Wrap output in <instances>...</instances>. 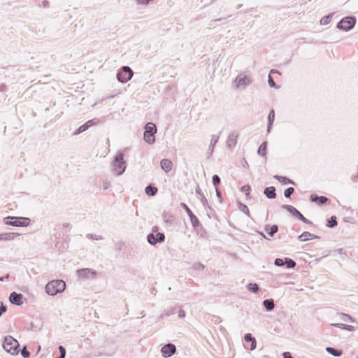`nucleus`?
Segmentation results:
<instances>
[{
  "mask_svg": "<svg viewBox=\"0 0 358 358\" xmlns=\"http://www.w3.org/2000/svg\"><path fill=\"white\" fill-rule=\"evenodd\" d=\"M45 292L50 296H55L62 293L66 289V283L62 280H54L45 285Z\"/></svg>",
  "mask_w": 358,
  "mask_h": 358,
  "instance_id": "obj_1",
  "label": "nucleus"
},
{
  "mask_svg": "<svg viewBox=\"0 0 358 358\" xmlns=\"http://www.w3.org/2000/svg\"><path fill=\"white\" fill-rule=\"evenodd\" d=\"M2 346L10 354L15 355L19 353V343L11 336H6L3 338Z\"/></svg>",
  "mask_w": 358,
  "mask_h": 358,
  "instance_id": "obj_2",
  "label": "nucleus"
},
{
  "mask_svg": "<svg viewBox=\"0 0 358 358\" xmlns=\"http://www.w3.org/2000/svg\"><path fill=\"white\" fill-rule=\"evenodd\" d=\"M112 165L113 171L117 176H120L125 171L127 164L124 159V154L122 152H119L115 156Z\"/></svg>",
  "mask_w": 358,
  "mask_h": 358,
  "instance_id": "obj_3",
  "label": "nucleus"
},
{
  "mask_svg": "<svg viewBox=\"0 0 358 358\" xmlns=\"http://www.w3.org/2000/svg\"><path fill=\"white\" fill-rule=\"evenodd\" d=\"M30 219L24 217H4L3 222L7 225L13 227H27L30 224Z\"/></svg>",
  "mask_w": 358,
  "mask_h": 358,
  "instance_id": "obj_4",
  "label": "nucleus"
},
{
  "mask_svg": "<svg viewBox=\"0 0 358 358\" xmlns=\"http://www.w3.org/2000/svg\"><path fill=\"white\" fill-rule=\"evenodd\" d=\"M357 19L355 16H347L338 22L336 28L344 31H348L354 28Z\"/></svg>",
  "mask_w": 358,
  "mask_h": 358,
  "instance_id": "obj_5",
  "label": "nucleus"
},
{
  "mask_svg": "<svg viewBox=\"0 0 358 358\" xmlns=\"http://www.w3.org/2000/svg\"><path fill=\"white\" fill-rule=\"evenodd\" d=\"M157 132L156 125L152 122H148L145 127L143 134L144 140L149 144H153L155 142V134Z\"/></svg>",
  "mask_w": 358,
  "mask_h": 358,
  "instance_id": "obj_6",
  "label": "nucleus"
},
{
  "mask_svg": "<svg viewBox=\"0 0 358 358\" xmlns=\"http://www.w3.org/2000/svg\"><path fill=\"white\" fill-rule=\"evenodd\" d=\"M134 75L132 69L127 66H122L117 73V79L122 83L130 80Z\"/></svg>",
  "mask_w": 358,
  "mask_h": 358,
  "instance_id": "obj_7",
  "label": "nucleus"
},
{
  "mask_svg": "<svg viewBox=\"0 0 358 358\" xmlns=\"http://www.w3.org/2000/svg\"><path fill=\"white\" fill-rule=\"evenodd\" d=\"M282 208L288 211L290 214H292L294 217H296L303 223L308 224H312L313 222L306 219L295 207L288 205V204H283L282 206Z\"/></svg>",
  "mask_w": 358,
  "mask_h": 358,
  "instance_id": "obj_8",
  "label": "nucleus"
},
{
  "mask_svg": "<svg viewBox=\"0 0 358 358\" xmlns=\"http://www.w3.org/2000/svg\"><path fill=\"white\" fill-rule=\"evenodd\" d=\"M147 241L150 245H155L156 244L163 243L165 241V235L161 232H157L156 234L154 233H150L147 236Z\"/></svg>",
  "mask_w": 358,
  "mask_h": 358,
  "instance_id": "obj_9",
  "label": "nucleus"
},
{
  "mask_svg": "<svg viewBox=\"0 0 358 358\" xmlns=\"http://www.w3.org/2000/svg\"><path fill=\"white\" fill-rule=\"evenodd\" d=\"M180 207L187 213L192 225L194 228H197L201 226L200 221L197 217L192 213L190 208L185 203H180Z\"/></svg>",
  "mask_w": 358,
  "mask_h": 358,
  "instance_id": "obj_10",
  "label": "nucleus"
},
{
  "mask_svg": "<svg viewBox=\"0 0 358 358\" xmlns=\"http://www.w3.org/2000/svg\"><path fill=\"white\" fill-rule=\"evenodd\" d=\"M78 276L82 279L95 278L96 272L92 268H85L77 270Z\"/></svg>",
  "mask_w": 358,
  "mask_h": 358,
  "instance_id": "obj_11",
  "label": "nucleus"
},
{
  "mask_svg": "<svg viewBox=\"0 0 358 358\" xmlns=\"http://www.w3.org/2000/svg\"><path fill=\"white\" fill-rule=\"evenodd\" d=\"M176 351V348L175 345H173L172 343H167V344L164 345L161 348L162 355L164 358H168V357H171L173 355H174Z\"/></svg>",
  "mask_w": 358,
  "mask_h": 358,
  "instance_id": "obj_12",
  "label": "nucleus"
},
{
  "mask_svg": "<svg viewBox=\"0 0 358 358\" xmlns=\"http://www.w3.org/2000/svg\"><path fill=\"white\" fill-rule=\"evenodd\" d=\"M23 295L20 293H17L15 292H13L10 293L9 296V301L10 303L21 306L23 304Z\"/></svg>",
  "mask_w": 358,
  "mask_h": 358,
  "instance_id": "obj_13",
  "label": "nucleus"
},
{
  "mask_svg": "<svg viewBox=\"0 0 358 358\" xmlns=\"http://www.w3.org/2000/svg\"><path fill=\"white\" fill-rule=\"evenodd\" d=\"M238 136V133L237 131H234L229 134L227 141V145L228 148L232 149L235 147V145L237 143Z\"/></svg>",
  "mask_w": 358,
  "mask_h": 358,
  "instance_id": "obj_14",
  "label": "nucleus"
},
{
  "mask_svg": "<svg viewBox=\"0 0 358 358\" xmlns=\"http://www.w3.org/2000/svg\"><path fill=\"white\" fill-rule=\"evenodd\" d=\"M252 81L250 78L247 76H242V74L238 76L235 79V82L237 83V86H247L250 84Z\"/></svg>",
  "mask_w": 358,
  "mask_h": 358,
  "instance_id": "obj_15",
  "label": "nucleus"
},
{
  "mask_svg": "<svg viewBox=\"0 0 358 358\" xmlns=\"http://www.w3.org/2000/svg\"><path fill=\"white\" fill-rule=\"evenodd\" d=\"M310 200L311 202L317 203L318 205L321 206L329 201V199L324 196H318L317 194H313L310 196Z\"/></svg>",
  "mask_w": 358,
  "mask_h": 358,
  "instance_id": "obj_16",
  "label": "nucleus"
},
{
  "mask_svg": "<svg viewBox=\"0 0 358 358\" xmlns=\"http://www.w3.org/2000/svg\"><path fill=\"white\" fill-rule=\"evenodd\" d=\"M320 236L310 234L308 231H304L298 236V239L301 242H305L309 239H318Z\"/></svg>",
  "mask_w": 358,
  "mask_h": 358,
  "instance_id": "obj_17",
  "label": "nucleus"
},
{
  "mask_svg": "<svg viewBox=\"0 0 358 358\" xmlns=\"http://www.w3.org/2000/svg\"><path fill=\"white\" fill-rule=\"evenodd\" d=\"M275 188L273 186L267 187L264 190L265 196L270 199H273L276 197Z\"/></svg>",
  "mask_w": 358,
  "mask_h": 358,
  "instance_id": "obj_18",
  "label": "nucleus"
},
{
  "mask_svg": "<svg viewBox=\"0 0 358 358\" xmlns=\"http://www.w3.org/2000/svg\"><path fill=\"white\" fill-rule=\"evenodd\" d=\"M160 166L162 170L168 173L171 170L173 164L170 159H163L160 162Z\"/></svg>",
  "mask_w": 358,
  "mask_h": 358,
  "instance_id": "obj_19",
  "label": "nucleus"
},
{
  "mask_svg": "<svg viewBox=\"0 0 358 358\" xmlns=\"http://www.w3.org/2000/svg\"><path fill=\"white\" fill-rule=\"evenodd\" d=\"M244 340L245 342L251 343L250 350H253L256 348L257 341L255 337L251 334L248 333L244 336Z\"/></svg>",
  "mask_w": 358,
  "mask_h": 358,
  "instance_id": "obj_20",
  "label": "nucleus"
},
{
  "mask_svg": "<svg viewBox=\"0 0 358 358\" xmlns=\"http://www.w3.org/2000/svg\"><path fill=\"white\" fill-rule=\"evenodd\" d=\"M262 304L266 311H271L275 308V303L273 299H268L264 300Z\"/></svg>",
  "mask_w": 358,
  "mask_h": 358,
  "instance_id": "obj_21",
  "label": "nucleus"
},
{
  "mask_svg": "<svg viewBox=\"0 0 358 358\" xmlns=\"http://www.w3.org/2000/svg\"><path fill=\"white\" fill-rule=\"evenodd\" d=\"M18 233H3L0 234V241H12L18 236Z\"/></svg>",
  "mask_w": 358,
  "mask_h": 358,
  "instance_id": "obj_22",
  "label": "nucleus"
},
{
  "mask_svg": "<svg viewBox=\"0 0 358 358\" xmlns=\"http://www.w3.org/2000/svg\"><path fill=\"white\" fill-rule=\"evenodd\" d=\"M273 178L275 179L278 180L282 185H287V184L295 185V182L292 180L288 178L286 176H278V175H275L273 176Z\"/></svg>",
  "mask_w": 358,
  "mask_h": 358,
  "instance_id": "obj_23",
  "label": "nucleus"
},
{
  "mask_svg": "<svg viewBox=\"0 0 358 358\" xmlns=\"http://www.w3.org/2000/svg\"><path fill=\"white\" fill-rule=\"evenodd\" d=\"M264 230L268 233V234L273 237L278 231V226L276 224H273L272 226L266 225Z\"/></svg>",
  "mask_w": 358,
  "mask_h": 358,
  "instance_id": "obj_24",
  "label": "nucleus"
},
{
  "mask_svg": "<svg viewBox=\"0 0 358 358\" xmlns=\"http://www.w3.org/2000/svg\"><path fill=\"white\" fill-rule=\"evenodd\" d=\"M275 119V112L274 110H271L268 115V124H267V132L269 133L271 131L273 123Z\"/></svg>",
  "mask_w": 358,
  "mask_h": 358,
  "instance_id": "obj_25",
  "label": "nucleus"
},
{
  "mask_svg": "<svg viewBox=\"0 0 358 358\" xmlns=\"http://www.w3.org/2000/svg\"><path fill=\"white\" fill-rule=\"evenodd\" d=\"M158 189L154 185L150 184L145 188V192L148 196H155L157 194Z\"/></svg>",
  "mask_w": 358,
  "mask_h": 358,
  "instance_id": "obj_26",
  "label": "nucleus"
},
{
  "mask_svg": "<svg viewBox=\"0 0 358 358\" xmlns=\"http://www.w3.org/2000/svg\"><path fill=\"white\" fill-rule=\"evenodd\" d=\"M219 140V136L217 135H213L210 140V144L208 148V154L211 155L213 152L214 148Z\"/></svg>",
  "mask_w": 358,
  "mask_h": 358,
  "instance_id": "obj_27",
  "label": "nucleus"
},
{
  "mask_svg": "<svg viewBox=\"0 0 358 358\" xmlns=\"http://www.w3.org/2000/svg\"><path fill=\"white\" fill-rule=\"evenodd\" d=\"M196 193L199 195L200 198H201V201L203 204V206L204 207H209L208 206V200L206 198V196H204V194H203L201 189H200V187L199 186H197V187L196 188Z\"/></svg>",
  "mask_w": 358,
  "mask_h": 358,
  "instance_id": "obj_28",
  "label": "nucleus"
},
{
  "mask_svg": "<svg viewBox=\"0 0 358 358\" xmlns=\"http://www.w3.org/2000/svg\"><path fill=\"white\" fill-rule=\"evenodd\" d=\"M266 149H267V142L264 141L259 147L257 150V153L259 155L262 157H266Z\"/></svg>",
  "mask_w": 358,
  "mask_h": 358,
  "instance_id": "obj_29",
  "label": "nucleus"
},
{
  "mask_svg": "<svg viewBox=\"0 0 358 358\" xmlns=\"http://www.w3.org/2000/svg\"><path fill=\"white\" fill-rule=\"evenodd\" d=\"M326 351L334 357H341L343 353L341 350L335 349L331 347L326 348Z\"/></svg>",
  "mask_w": 358,
  "mask_h": 358,
  "instance_id": "obj_30",
  "label": "nucleus"
},
{
  "mask_svg": "<svg viewBox=\"0 0 358 358\" xmlns=\"http://www.w3.org/2000/svg\"><path fill=\"white\" fill-rule=\"evenodd\" d=\"M338 224L336 217L332 215L330 218L327 220V227L329 228H334L336 227Z\"/></svg>",
  "mask_w": 358,
  "mask_h": 358,
  "instance_id": "obj_31",
  "label": "nucleus"
},
{
  "mask_svg": "<svg viewBox=\"0 0 358 358\" xmlns=\"http://www.w3.org/2000/svg\"><path fill=\"white\" fill-rule=\"evenodd\" d=\"M248 289L254 294H257L259 291V286L257 283H249L247 285Z\"/></svg>",
  "mask_w": 358,
  "mask_h": 358,
  "instance_id": "obj_32",
  "label": "nucleus"
},
{
  "mask_svg": "<svg viewBox=\"0 0 358 358\" xmlns=\"http://www.w3.org/2000/svg\"><path fill=\"white\" fill-rule=\"evenodd\" d=\"M284 265H285L287 268H294L296 264L291 258L285 257L284 259Z\"/></svg>",
  "mask_w": 358,
  "mask_h": 358,
  "instance_id": "obj_33",
  "label": "nucleus"
},
{
  "mask_svg": "<svg viewBox=\"0 0 358 358\" xmlns=\"http://www.w3.org/2000/svg\"><path fill=\"white\" fill-rule=\"evenodd\" d=\"M333 15L334 13L322 17V19L320 20V24L322 25H327L331 22Z\"/></svg>",
  "mask_w": 358,
  "mask_h": 358,
  "instance_id": "obj_34",
  "label": "nucleus"
},
{
  "mask_svg": "<svg viewBox=\"0 0 358 358\" xmlns=\"http://www.w3.org/2000/svg\"><path fill=\"white\" fill-rule=\"evenodd\" d=\"M238 209L242 211L243 213H244L245 215H247L248 217L250 216V210L248 208V206L245 205V204H243L241 202L238 201Z\"/></svg>",
  "mask_w": 358,
  "mask_h": 358,
  "instance_id": "obj_35",
  "label": "nucleus"
},
{
  "mask_svg": "<svg viewBox=\"0 0 358 358\" xmlns=\"http://www.w3.org/2000/svg\"><path fill=\"white\" fill-rule=\"evenodd\" d=\"M162 217H163V220L166 223H172L174 220L173 216L171 214L166 213V212H164V213L162 215Z\"/></svg>",
  "mask_w": 358,
  "mask_h": 358,
  "instance_id": "obj_36",
  "label": "nucleus"
},
{
  "mask_svg": "<svg viewBox=\"0 0 358 358\" xmlns=\"http://www.w3.org/2000/svg\"><path fill=\"white\" fill-rule=\"evenodd\" d=\"M241 191L244 192L247 199H250L251 187L249 185H245L241 188Z\"/></svg>",
  "mask_w": 358,
  "mask_h": 358,
  "instance_id": "obj_37",
  "label": "nucleus"
},
{
  "mask_svg": "<svg viewBox=\"0 0 358 358\" xmlns=\"http://www.w3.org/2000/svg\"><path fill=\"white\" fill-rule=\"evenodd\" d=\"M87 125H85V124H83V125H81L80 127H79L78 129H77L74 132H73V135H78L84 131H85L86 130H87Z\"/></svg>",
  "mask_w": 358,
  "mask_h": 358,
  "instance_id": "obj_38",
  "label": "nucleus"
},
{
  "mask_svg": "<svg viewBox=\"0 0 358 358\" xmlns=\"http://www.w3.org/2000/svg\"><path fill=\"white\" fill-rule=\"evenodd\" d=\"M268 83L271 87H273L275 89L280 88V86L277 85L275 81L273 80V78L271 76V75H268Z\"/></svg>",
  "mask_w": 358,
  "mask_h": 358,
  "instance_id": "obj_39",
  "label": "nucleus"
},
{
  "mask_svg": "<svg viewBox=\"0 0 358 358\" xmlns=\"http://www.w3.org/2000/svg\"><path fill=\"white\" fill-rule=\"evenodd\" d=\"M124 247V243L122 241H119L115 243V249L117 251H121Z\"/></svg>",
  "mask_w": 358,
  "mask_h": 358,
  "instance_id": "obj_40",
  "label": "nucleus"
},
{
  "mask_svg": "<svg viewBox=\"0 0 358 358\" xmlns=\"http://www.w3.org/2000/svg\"><path fill=\"white\" fill-rule=\"evenodd\" d=\"M294 189L292 187L287 188L284 192V196L286 198H290L291 195L294 193Z\"/></svg>",
  "mask_w": 358,
  "mask_h": 358,
  "instance_id": "obj_41",
  "label": "nucleus"
},
{
  "mask_svg": "<svg viewBox=\"0 0 358 358\" xmlns=\"http://www.w3.org/2000/svg\"><path fill=\"white\" fill-rule=\"evenodd\" d=\"M340 317L343 321H345V322H348V321L353 322L352 317L348 314L341 313Z\"/></svg>",
  "mask_w": 358,
  "mask_h": 358,
  "instance_id": "obj_42",
  "label": "nucleus"
},
{
  "mask_svg": "<svg viewBox=\"0 0 358 358\" xmlns=\"http://www.w3.org/2000/svg\"><path fill=\"white\" fill-rule=\"evenodd\" d=\"M213 184L215 187H218V185L220 183V178L218 175H214L212 178Z\"/></svg>",
  "mask_w": 358,
  "mask_h": 358,
  "instance_id": "obj_43",
  "label": "nucleus"
},
{
  "mask_svg": "<svg viewBox=\"0 0 358 358\" xmlns=\"http://www.w3.org/2000/svg\"><path fill=\"white\" fill-rule=\"evenodd\" d=\"M21 355L24 358H28L30 356V352L27 350L25 346L21 350Z\"/></svg>",
  "mask_w": 358,
  "mask_h": 358,
  "instance_id": "obj_44",
  "label": "nucleus"
},
{
  "mask_svg": "<svg viewBox=\"0 0 358 358\" xmlns=\"http://www.w3.org/2000/svg\"><path fill=\"white\" fill-rule=\"evenodd\" d=\"M274 264L276 266H284V260L280 258H276L274 261Z\"/></svg>",
  "mask_w": 358,
  "mask_h": 358,
  "instance_id": "obj_45",
  "label": "nucleus"
},
{
  "mask_svg": "<svg viewBox=\"0 0 358 358\" xmlns=\"http://www.w3.org/2000/svg\"><path fill=\"white\" fill-rule=\"evenodd\" d=\"M193 268L194 270H203L204 268V265L201 263H196L193 265Z\"/></svg>",
  "mask_w": 358,
  "mask_h": 358,
  "instance_id": "obj_46",
  "label": "nucleus"
},
{
  "mask_svg": "<svg viewBox=\"0 0 358 358\" xmlns=\"http://www.w3.org/2000/svg\"><path fill=\"white\" fill-rule=\"evenodd\" d=\"M87 237L90 238H92L93 240H101L102 239V236H99V235H96V234H88L87 235Z\"/></svg>",
  "mask_w": 358,
  "mask_h": 358,
  "instance_id": "obj_47",
  "label": "nucleus"
},
{
  "mask_svg": "<svg viewBox=\"0 0 358 358\" xmlns=\"http://www.w3.org/2000/svg\"><path fill=\"white\" fill-rule=\"evenodd\" d=\"M7 310V306L4 305L3 302H0V311L3 314Z\"/></svg>",
  "mask_w": 358,
  "mask_h": 358,
  "instance_id": "obj_48",
  "label": "nucleus"
},
{
  "mask_svg": "<svg viewBox=\"0 0 358 358\" xmlns=\"http://www.w3.org/2000/svg\"><path fill=\"white\" fill-rule=\"evenodd\" d=\"M85 124L87 125V129H89L90 127L96 124V122H94V120H90L87 121Z\"/></svg>",
  "mask_w": 358,
  "mask_h": 358,
  "instance_id": "obj_49",
  "label": "nucleus"
},
{
  "mask_svg": "<svg viewBox=\"0 0 358 358\" xmlns=\"http://www.w3.org/2000/svg\"><path fill=\"white\" fill-rule=\"evenodd\" d=\"M59 350L60 352V355L65 357L66 356V349L64 346L59 345Z\"/></svg>",
  "mask_w": 358,
  "mask_h": 358,
  "instance_id": "obj_50",
  "label": "nucleus"
},
{
  "mask_svg": "<svg viewBox=\"0 0 358 358\" xmlns=\"http://www.w3.org/2000/svg\"><path fill=\"white\" fill-rule=\"evenodd\" d=\"M215 192H216V195H217V198H219L220 202L221 203L222 202V194H221V192L220 191V189H218V187L215 188Z\"/></svg>",
  "mask_w": 358,
  "mask_h": 358,
  "instance_id": "obj_51",
  "label": "nucleus"
},
{
  "mask_svg": "<svg viewBox=\"0 0 358 358\" xmlns=\"http://www.w3.org/2000/svg\"><path fill=\"white\" fill-rule=\"evenodd\" d=\"M344 330H348L349 331H354L355 329V327L352 325H348V324H345V327H344Z\"/></svg>",
  "mask_w": 358,
  "mask_h": 358,
  "instance_id": "obj_52",
  "label": "nucleus"
},
{
  "mask_svg": "<svg viewBox=\"0 0 358 358\" xmlns=\"http://www.w3.org/2000/svg\"><path fill=\"white\" fill-rule=\"evenodd\" d=\"M282 358H294L289 352H285L282 354Z\"/></svg>",
  "mask_w": 358,
  "mask_h": 358,
  "instance_id": "obj_53",
  "label": "nucleus"
},
{
  "mask_svg": "<svg viewBox=\"0 0 358 358\" xmlns=\"http://www.w3.org/2000/svg\"><path fill=\"white\" fill-rule=\"evenodd\" d=\"M41 6L43 8H48L50 6V3L47 0H43L41 3Z\"/></svg>",
  "mask_w": 358,
  "mask_h": 358,
  "instance_id": "obj_54",
  "label": "nucleus"
},
{
  "mask_svg": "<svg viewBox=\"0 0 358 358\" xmlns=\"http://www.w3.org/2000/svg\"><path fill=\"white\" fill-rule=\"evenodd\" d=\"M178 317L180 318H184L185 317V310L180 309L178 312Z\"/></svg>",
  "mask_w": 358,
  "mask_h": 358,
  "instance_id": "obj_55",
  "label": "nucleus"
},
{
  "mask_svg": "<svg viewBox=\"0 0 358 358\" xmlns=\"http://www.w3.org/2000/svg\"><path fill=\"white\" fill-rule=\"evenodd\" d=\"M345 324H341V323H337V324H333L332 325L334 327H338L340 329H344V327H345Z\"/></svg>",
  "mask_w": 358,
  "mask_h": 358,
  "instance_id": "obj_56",
  "label": "nucleus"
},
{
  "mask_svg": "<svg viewBox=\"0 0 358 358\" xmlns=\"http://www.w3.org/2000/svg\"><path fill=\"white\" fill-rule=\"evenodd\" d=\"M7 90V87L6 85L4 84H1L0 85V92H6Z\"/></svg>",
  "mask_w": 358,
  "mask_h": 358,
  "instance_id": "obj_57",
  "label": "nucleus"
},
{
  "mask_svg": "<svg viewBox=\"0 0 358 358\" xmlns=\"http://www.w3.org/2000/svg\"><path fill=\"white\" fill-rule=\"evenodd\" d=\"M224 19H225V18H217V19L212 20L210 21V25H213V22H217V21H221V20H224Z\"/></svg>",
  "mask_w": 358,
  "mask_h": 358,
  "instance_id": "obj_58",
  "label": "nucleus"
},
{
  "mask_svg": "<svg viewBox=\"0 0 358 358\" xmlns=\"http://www.w3.org/2000/svg\"><path fill=\"white\" fill-rule=\"evenodd\" d=\"M271 73H278L280 75V72L276 69H271L269 74L271 75Z\"/></svg>",
  "mask_w": 358,
  "mask_h": 358,
  "instance_id": "obj_59",
  "label": "nucleus"
},
{
  "mask_svg": "<svg viewBox=\"0 0 358 358\" xmlns=\"http://www.w3.org/2000/svg\"><path fill=\"white\" fill-rule=\"evenodd\" d=\"M157 231H158V227L157 226H155L152 227L151 233H154V234H155V232L157 233Z\"/></svg>",
  "mask_w": 358,
  "mask_h": 358,
  "instance_id": "obj_60",
  "label": "nucleus"
},
{
  "mask_svg": "<svg viewBox=\"0 0 358 358\" xmlns=\"http://www.w3.org/2000/svg\"><path fill=\"white\" fill-rule=\"evenodd\" d=\"M9 275H6L5 277H0V281H3L4 278H8Z\"/></svg>",
  "mask_w": 358,
  "mask_h": 358,
  "instance_id": "obj_61",
  "label": "nucleus"
},
{
  "mask_svg": "<svg viewBox=\"0 0 358 358\" xmlns=\"http://www.w3.org/2000/svg\"><path fill=\"white\" fill-rule=\"evenodd\" d=\"M259 234H260V235H261L263 238H266V236H265V234H264V233L260 232Z\"/></svg>",
  "mask_w": 358,
  "mask_h": 358,
  "instance_id": "obj_62",
  "label": "nucleus"
},
{
  "mask_svg": "<svg viewBox=\"0 0 358 358\" xmlns=\"http://www.w3.org/2000/svg\"><path fill=\"white\" fill-rule=\"evenodd\" d=\"M69 225V223H64V224H63V226H64V227H68Z\"/></svg>",
  "mask_w": 358,
  "mask_h": 358,
  "instance_id": "obj_63",
  "label": "nucleus"
},
{
  "mask_svg": "<svg viewBox=\"0 0 358 358\" xmlns=\"http://www.w3.org/2000/svg\"><path fill=\"white\" fill-rule=\"evenodd\" d=\"M57 358H65V357H64V356H62V355H59L58 357H57Z\"/></svg>",
  "mask_w": 358,
  "mask_h": 358,
  "instance_id": "obj_64",
  "label": "nucleus"
}]
</instances>
